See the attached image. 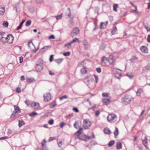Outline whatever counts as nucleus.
Listing matches in <instances>:
<instances>
[{"instance_id":"1","label":"nucleus","mask_w":150,"mask_h":150,"mask_svg":"<svg viewBox=\"0 0 150 150\" xmlns=\"http://www.w3.org/2000/svg\"><path fill=\"white\" fill-rule=\"evenodd\" d=\"M133 100V98L130 95H126L123 97L121 98L122 102L125 105H127L131 102Z\"/></svg>"},{"instance_id":"2","label":"nucleus","mask_w":150,"mask_h":150,"mask_svg":"<svg viewBox=\"0 0 150 150\" xmlns=\"http://www.w3.org/2000/svg\"><path fill=\"white\" fill-rule=\"evenodd\" d=\"M107 120L108 122L110 123H114L115 122L117 119V116L114 114H109L107 117Z\"/></svg>"},{"instance_id":"3","label":"nucleus","mask_w":150,"mask_h":150,"mask_svg":"<svg viewBox=\"0 0 150 150\" xmlns=\"http://www.w3.org/2000/svg\"><path fill=\"white\" fill-rule=\"evenodd\" d=\"M94 79L91 76H89L88 78L85 79V81L86 84L89 88L91 87V85L93 84Z\"/></svg>"},{"instance_id":"4","label":"nucleus","mask_w":150,"mask_h":150,"mask_svg":"<svg viewBox=\"0 0 150 150\" xmlns=\"http://www.w3.org/2000/svg\"><path fill=\"white\" fill-rule=\"evenodd\" d=\"M91 123L89 120L87 119H86L83 120V127L85 129H87L89 128L91 126Z\"/></svg>"},{"instance_id":"5","label":"nucleus","mask_w":150,"mask_h":150,"mask_svg":"<svg viewBox=\"0 0 150 150\" xmlns=\"http://www.w3.org/2000/svg\"><path fill=\"white\" fill-rule=\"evenodd\" d=\"M6 38L7 43L11 44L13 42L14 37L11 34L8 35Z\"/></svg>"},{"instance_id":"6","label":"nucleus","mask_w":150,"mask_h":150,"mask_svg":"<svg viewBox=\"0 0 150 150\" xmlns=\"http://www.w3.org/2000/svg\"><path fill=\"white\" fill-rule=\"evenodd\" d=\"M44 100L46 101H48L52 99L51 94L49 92L47 93L44 95Z\"/></svg>"},{"instance_id":"7","label":"nucleus","mask_w":150,"mask_h":150,"mask_svg":"<svg viewBox=\"0 0 150 150\" xmlns=\"http://www.w3.org/2000/svg\"><path fill=\"white\" fill-rule=\"evenodd\" d=\"M79 33V29L77 27H74L71 33V35L72 37L77 35Z\"/></svg>"},{"instance_id":"8","label":"nucleus","mask_w":150,"mask_h":150,"mask_svg":"<svg viewBox=\"0 0 150 150\" xmlns=\"http://www.w3.org/2000/svg\"><path fill=\"white\" fill-rule=\"evenodd\" d=\"M108 62L107 59V58L103 57H102L101 59V64L103 66H105L107 65V63Z\"/></svg>"},{"instance_id":"9","label":"nucleus","mask_w":150,"mask_h":150,"mask_svg":"<svg viewBox=\"0 0 150 150\" xmlns=\"http://www.w3.org/2000/svg\"><path fill=\"white\" fill-rule=\"evenodd\" d=\"M147 139L146 137L145 136L144 139H142V144L147 149H149V147L146 144H147Z\"/></svg>"},{"instance_id":"10","label":"nucleus","mask_w":150,"mask_h":150,"mask_svg":"<svg viewBox=\"0 0 150 150\" xmlns=\"http://www.w3.org/2000/svg\"><path fill=\"white\" fill-rule=\"evenodd\" d=\"M107 59L108 62L110 64H112L114 61L113 57L112 55L109 56L107 58Z\"/></svg>"},{"instance_id":"11","label":"nucleus","mask_w":150,"mask_h":150,"mask_svg":"<svg viewBox=\"0 0 150 150\" xmlns=\"http://www.w3.org/2000/svg\"><path fill=\"white\" fill-rule=\"evenodd\" d=\"M43 65L36 64L35 67L36 70L38 72H40L42 69Z\"/></svg>"},{"instance_id":"12","label":"nucleus","mask_w":150,"mask_h":150,"mask_svg":"<svg viewBox=\"0 0 150 150\" xmlns=\"http://www.w3.org/2000/svg\"><path fill=\"white\" fill-rule=\"evenodd\" d=\"M31 106L34 109H36L39 108V104L37 102H34L32 103Z\"/></svg>"},{"instance_id":"13","label":"nucleus","mask_w":150,"mask_h":150,"mask_svg":"<svg viewBox=\"0 0 150 150\" xmlns=\"http://www.w3.org/2000/svg\"><path fill=\"white\" fill-rule=\"evenodd\" d=\"M140 50L141 51L145 53H146L148 51L147 48L145 46H142L140 47Z\"/></svg>"},{"instance_id":"14","label":"nucleus","mask_w":150,"mask_h":150,"mask_svg":"<svg viewBox=\"0 0 150 150\" xmlns=\"http://www.w3.org/2000/svg\"><path fill=\"white\" fill-rule=\"evenodd\" d=\"M114 76L118 79H119L121 77V74L117 71H116L114 74Z\"/></svg>"},{"instance_id":"15","label":"nucleus","mask_w":150,"mask_h":150,"mask_svg":"<svg viewBox=\"0 0 150 150\" xmlns=\"http://www.w3.org/2000/svg\"><path fill=\"white\" fill-rule=\"evenodd\" d=\"M143 92V90L142 88H140L138 89L136 92V94L137 96H140L141 94Z\"/></svg>"},{"instance_id":"16","label":"nucleus","mask_w":150,"mask_h":150,"mask_svg":"<svg viewBox=\"0 0 150 150\" xmlns=\"http://www.w3.org/2000/svg\"><path fill=\"white\" fill-rule=\"evenodd\" d=\"M5 11V9L3 7L0 6V15H2L4 14Z\"/></svg>"},{"instance_id":"17","label":"nucleus","mask_w":150,"mask_h":150,"mask_svg":"<svg viewBox=\"0 0 150 150\" xmlns=\"http://www.w3.org/2000/svg\"><path fill=\"white\" fill-rule=\"evenodd\" d=\"M116 147L118 149H121L122 148V144L121 142H118L116 143Z\"/></svg>"},{"instance_id":"18","label":"nucleus","mask_w":150,"mask_h":150,"mask_svg":"<svg viewBox=\"0 0 150 150\" xmlns=\"http://www.w3.org/2000/svg\"><path fill=\"white\" fill-rule=\"evenodd\" d=\"M103 103L104 105H107L109 103L110 100L108 99H103Z\"/></svg>"},{"instance_id":"19","label":"nucleus","mask_w":150,"mask_h":150,"mask_svg":"<svg viewBox=\"0 0 150 150\" xmlns=\"http://www.w3.org/2000/svg\"><path fill=\"white\" fill-rule=\"evenodd\" d=\"M104 132L108 134H110L111 133V131L108 128H105L104 130Z\"/></svg>"},{"instance_id":"20","label":"nucleus","mask_w":150,"mask_h":150,"mask_svg":"<svg viewBox=\"0 0 150 150\" xmlns=\"http://www.w3.org/2000/svg\"><path fill=\"white\" fill-rule=\"evenodd\" d=\"M0 42L3 44L7 43L6 38L3 37L0 40Z\"/></svg>"},{"instance_id":"21","label":"nucleus","mask_w":150,"mask_h":150,"mask_svg":"<svg viewBox=\"0 0 150 150\" xmlns=\"http://www.w3.org/2000/svg\"><path fill=\"white\" fill-rule=\"evenodd\" d=\"M43 61L42 59L41 58H40L38 59V62L37 63V64H39L42 65H43Z\"/></svg>"},{"instance_id":"22","label":"nucleus","mask_w":150,"mask_h":150,"mask_svg":"<svg viewBox=\"0 0 150 150\" xmlns=\"http://www.w3.org/2000/svg\"><path fill=\"white\" fill-rule=\"evenodd\" d=\"M81 73L82 74H86L87 72V70L86 69L83 67V68L81 70Z\"/></svg>"},{"instance_id":"23","label":"nucleus","mask_w":150,"mask_h":150,"mask_svg":"<svg viewBox=\"0 0 150 150\" xmlns=\"http://www.w3.org/2000/svg\"><path fill=\"white\" fill-rule=\"evenodd\" d=\"M26 81L27 82L30 83L34 82L35 81V80L33 78H28L26 79Z\"/></svg>"},{"instance_id":"24","label":"nucleus","mask_w":150,"mask_h":150,"mask_svg":"<svg viewBox=\"0 0 150 150\" xmlns=\"http://www.w3.org/2000/svg\"><path fill=\"white\" fill-rule=\"evenodd\" d=\"M118 129L117 127L115 128V130L114 132V134L115 137L116 138V136L118 135Z\"/></svg>"},{"instance_id":"25","label":"nucleus","mask_w":150,"mask_h":150,"mask_svg":"<svg viewBox=\"0 0 150 150\" xmlns=\"http://www.w3.org/2000/svg\"><path fill=\"white\" fill-rule=\"evenodd\" d=\"M63 59L62 58L58 59H54L55 61L58 64H59L62 62L63 60Z\"/></svg>"},{"instance_id":"26","label":"nucleus","mask_w":150,"mask_h":150,"mask_svg":"<svg viewBox=\"0 0 150 150\" xmlns=\"http://www.w3.org/2000/svg\"><path fill=\"white\" fill-rule=\"evenodd\" d=\"M83 45H84V48L85 49H87V46L88 45L87 41L86 40H84L83 41Z\"/></svg>"},{"instance_id":"27","label":"nucleus","mask_w":150,"mask_h":150,"mask_svg":"<svg viewBox=\"0 0 150 150\" xmlns=\"http://www.w3.org/2000/svg\"><path fill=\"white\" fill-rule=\"evenodd\" d=\"M18 126L19 127H21L25 123L22 120H19L18 121Z\"/></svg>"},{"instance_id":"28","label":"nucleus","mask_w":150,"mask_h":150,"mask_svg":"<svg viewBox=\"0 0 150 150\" xmlns=\"http://www.w3.org/2000/svg\"><path fill=\"white\" fill-rule=\"evenodd\" d=\"M117 32V29L116 27H115L113 30L112 31L111 33L112 35L116 34Z\"/></svg>"},{"instance_id":"29","label":"nucleus","mask_w":150,"mask_h":150,"mask_svg":"<svg viewBox=\"0 0 150 150\" xmlns=\"http://www.w3.org/2000/svg\"><path fill=\"white\" fill-rule=\"evenodd\" d=\"M28 45L30 49L31 48V47H34L35 48V46L32 42H29L28 44Z\"/></svg>"},{"instance_id":"30","label":"nucleus","mask_w":150,"mask_h":150,"mask_svg":"<svg viewBox=\"0 0 150 150\" xmlns=\"http://www.w3.org/2000/svg\"><path fill=\"white\" fill-rule=\"evenodd\" d=\"M25 21L24 20H23L20 23V25L17 27V28L16 29L17 30H18L21 28L22 25H23V23Z\"/></svg>"},{"instance_id":"31","label":"nucleus","mask_w":150,"mask_h":150,"mask_svg":"<svg viewBox=\"0 0 150 150\" xmlns=\"http://www.w3.org/2000/svg\"><path fill=\"white\" fill-rule=\"evenodd\" d=\"M118 7V5L117 4H114L113 5V10L114 11H117V8Z\"/></svg>"},{"instance_id":"32","label":"nucleus","mask_w":150,"mask_h":150,"mask_svg":"<svg viewBox=\"0 0 150 150\" xmlns=\"http://www.w3.org/2000/svg\"><path fill=\"white\" fill-rule=\"evenodd\" d=\"M71 44L70 42L67 44H65L64 45V47H67V50H68L71 47Z\"/></svg>"},{"instance_id":"33","label":"nucleus","mask_w":150,"mask_h":150,"mask_svg":"<svg viewBox=\"0 0 150 150\" xmlns=\"http://www.w3.org/2000/svg\"><path fill=\"white\" fill-rule=\"evenodd\" d=\"M77 41L78 42H79V40L78 38H76L73 39L72 41H71L70 42L71 44H73L74 43Z\"/></svg>"},{"instance_id":"34","label":"nucleus","mask_w":150,"mask_h":150,"mask_svg":"<svg viewBox=\"0 0 150 150\" xmlns=\"http://www.w3.org/2000/svg\"><path fill=\"white\" fill-rule=\"evenodd\" d=\"M115 143V142L113 140H112L110 141L108 144V146L110 147L112 146V145L114 144Z\"/></svg>"},{"instance_id":"35","label":"nucleus","mask_w":150,"mask_h":150,"mask_svg":"<svg viewBox=\"0 0 150 150\" xmlns=\"http://www.w3.org/2000/svg\"><path fill=\"white\" fill-rule=\"evenodd\" d=\"M56 105V102L55 101L52 103L50 105V107L52 108Z\"/></svg>"},{"instance_id":"36","label":"nucleus","mask_w":150,"mask_h":150,"mask_svg":"<svg viewBox=\"0 0 150 150\" xmlns=\"http://www.w3.org/2000/svg\"><path fill=\"white\" fill-rule=\"evenodd\" d=\"M16 111V110H15L13 111L11 115V117H13L16 116L17 115V113L18 112Z\"/></svg>"},{"instance_id":"37","label":"nucleus","mask_w":150,"mask_h":150,"mask_svg":"<svg viewBox=\"0 0 150 150\" xmlns=\"http://www.w3.org/2000/svg\"><path fill=\"white\" fill-rule=\"evenodd\" d=\"M31 23V21L30 20H28L25 23V25L26 26H30Z\"/></svg>"},{"instance_id":"38","label":"nucleus","mask_w":150,"mask_h":150,"mask_svg":"<svg viewBox=\"0 0 150 150\" xmlns=\"http://www.w3.org/2000/svg\"><path fill=\"white\" fill-rule=\"evenodd\" d=\"M14 110H16V112H18L19 111H20V109L17 106L15 105L14 106Z\"/></svg>"},{"instance_id":"39","label":"nucleus","mask_w":150,"mask_h":150,"mask_svg":"<svg viewBox=\"0 0 150 150\" xmlns=\"http://www.w3.org/2000/svg\"><path fill=\"white\" fill-rule=\"evenodd\" d=\"M62 13H61L60 15H59L58 16H55V18L56 19L58 20H60L62 18Z\"/></svg>"},{"instance_id":"40","label":"nucleus","mask_w":150,"mask_h":150,"mask_svg":"<svg viewBox=\"0 0 150 150\" xmlns=\"http://www.w3.org/2000/svg\"><path fill=\"white\" fill-rule=\"evenodd\" d=\"M2 25L4 26L7 27L8 25V23L7 21H4Z\"/></svg>"},{"instance_id":"41","label":"nucleus","mask_w":150,"mask_h":150,"mask_svg":"<svg viewBox=\"0 0 150 150\" xmlns=\"http://www.w3.org/2000/svg\"><path fill=\"white\" fill-rule=\"evenodd\" d=\"M48 47H50L51 48V46H45L44 47L42 48L40 50V52H41L42 50V49H45V50H47L48 49L47 48Z\"/></svg>"},{"instance_id":"42","label":"nucleus","mask_w":150,"mask_h":150,"mask_svg":"<svg viewBox=\"0 0 150 150\" xmlns=\"http://www.w3.org/2000/svg\"><path fill=\"white\" fill-rule=\"evenodd\" d=\"M70 53L69 52H64L63 53V54L64 56H68L70 55Z\"/></svg>"},{"instance_id":"43","label":"nucleus","mask_w":150,"mask_h":150,"mask_svg":"<svg viewBox=\"0 0 150 150\" xmlns=\"http://www.w3.org/2000/svg\"><path fill=\"white\" fill-rule=\"evenodd\" d=\"M37 115V112H32V113H30L29 114V115L30 116L32 117V116H34Z\"/></svg>"},{"instance_id":"44","label":"nucleus","mask_w":150,"mask_h":150,"mask_svg":"<svg viewBox=\"0 0 150 150\" xmlns=\"http://www.w3.org/2000/svg\"><path fill=\"white\" fill-rule=\"evenodd\" d=\"M85 138L86 139H82V140L85 141L87 142V141H88V140L91 138V137H90L88 136H86Z\"/></svg>"},{"instance_id":"45","label":"nucleus","mask_w":150,"mask_h":150,"mask_svg":"<svg viewBox=\"0 0 150 150\" xmlns=\"http://www.w3.org/2000/svg\"><path fill=\"white\" fill-rule=\"evenodd\" d=\"M66 125V123L64 122H62L60 123V127L61 128H62L63 127Z\"/></svg>"},{"instance_id":"46","label":"nucleus","mask_w":150,"mask_h":150,"mask_svg":"<svg viewBox=\"0 0 150 150\" xmlns=\"http://www.w3.org/2000/svg\"><path fill=\"white\" fill-rule=\"evenodd\" d=\"M67 98L66 95H64L60 98L59 99L60 100H62L64 99H67Z\"/></svg>"},{"instance_id":"47","label":"nucleus","mask_w":150,"mask_h":150,"mask_svg":"<svg viewBox=\"0 0 150 150\" xmlns=\"http://www.w3.org/2000/svg\"><path fill=\"white\" fill-rule=\"evenodd\" d=\"M54 121L53 119H51L48 121V123L50 125L53 124Z\"/></svg>"},{"instance_id":"48","label":"nucleus","mask_w":150,"mask_h":150,"mask_svg":"<svg viewBox=\"0 0 150 150\" xmlns=\"http://www.w3.org/2000/svg\"><path fill=\"white\" fill-rule=\"evenodd\" d=\"M67 9L68 10V11L69 12V13H68V17H70L71 16V10L69 8H67Z\"/></svg>"},{"instance_id":"49","label":"nucleus","mask_w":150,"mask_h":150,"mask_svg":"<svg viewBox=\"0 0 150 150\" xmlns=\"http://www.w3.org/2000/svg\"><path fill=\"white\" fill-rule=\"evenodd\" d=\"M83 129L82 128H80L79 130L77 131L76 132V133H79V134H80L81 133V132L82 130Z\"/></svg>"},{"instance_id":"50","label":"nucleus","mask_w":150,"mask_h":150,"mask_svg":"<svg viewBox=\"0 0 150 150\" xmlns=\"http://www.w3.org/2000/svg\"><path fill=\"white\" fill-rule=\"evenodd\" d=\"M73 116V114H69V115L66 116V117L67 118V119H70L71 118V117H72Z\"/></svg>"},{"instance_id":"51","label":"nucleus","mask_w":150,"mask_h":150,"mask_svg":"<svg viewBox=\"0 0 150 150\" xmlns=\"http://www.w3.org/2000/svg\"><path fill=\"white\" fill-rule=\"evenodd\" d=\"M102 95L103 97H107L108 96V93H102Z\"/></svg>"},{"instance_id":"52","label":"nucleus","mask_w":150,"mask_h":150,"mask_svg":"<svg viewBox=\"0 0 150 150\" xmlns=\"http://www.w3.org/2000/svg\"><path fill=\"white\" fill-rule=\"evenodd\" d=\"M136 59V58L135 57H133L131 58L130 59V61L134 63L135 62V60Z\"/></svg>"},{"instance_id":"53","label":"nucleus","mask_w":150,"mask_h":150,"mask_svg":"<svg viewBox=\"0 0 150 150\" xmlns=\"http://www.w3.org/2000/svg\"><path fill=\"white\" fill-rule=\"evenodd\" d=\"M57 142L58 146L59 147H60L62 146V142L60 140H57Z\"/></svg>"},{"instance_id":"54","label":"nucleus","mask_w":150,"mask_h":150,"mask_svg":"<svg viewBox=\"0 0 150 150\" xmlns=\"http://www.w3.org/2000/svg\"><path fill=\"white\" fill-rule=\"evenodd\" d=\"M71 20L69 21V22L71 25H73L74 23V22L73 20V18L72 17H70V18Z\"/></svg>"},{"instance_id":"55","label":"nucleus","mask_w":150,"mask_h":150,"mask_svg":"<svg viewBox=\"0 0 150 150\" xmlns=\"http://www.w3.org/2000/svg\"><path fill=\"white\" fill-rule=\"evenodd\" d=\"M55 38L54 36L52 35H50L48 38L49 39H54Z\"/></svg>"},{"instance_id":"56","label":"nucleus","mask_w":150,"mask_h":150,"mask_svg":"<svg viewBox=\"0 0 150 150\" xmlns=\"http://www.w3.org/2000/svg\"><path fill=\"white\" fill-rule=\"evenodd\" d=\"M145 28L148 31H149L150 30V26H146L145 25L144 26Z\"/></svg>"},{"instance_id":"57","label":"nucleus","mask_w":150,"mask_h":150,"mask_svg":"<svg viewBox=\"0 0 150 150\" xmlns=\"http://www.w3.org/2000/svg\"><path fill=\"white\" fill-rule=\"evenodd\" d=\"M104 24V23L102 22L100 23V29H103L105 28L103 26V24Z\"/></svg>"},{"instance_id":"58","label":"nucleus","mask_w":150,"mask_h":150,"mask_svg":"<svg viewBox=\"0 0 150 150\" xmlns=\"http://www.w3.org/2000/svg\"><path fill=\"white\" fill-rule=\"evenodd\" d=\"M78 124H79V123H78V122H77V121H76V122H75L74 123V127L75 128H76V129H78V127H76V125H77Z\"/></svg>"},{"instance_id":"59","label":"nucleus","mask_w":150,"mask_h":150,"mask_svg":"<svg viewBox=\"0 0 150 150\" xmlns=\"http://www.w3.org/2000/svg\"><path fill=\"white\" fill-rule=\"evenodd\" d=\"M55 139V137H50L48 141L49 142H50Z\"/></svg>"},{"instance_id":"60","label":"nucleus","mask_w":150,"mask_h":150,"mask_svg":"<svg viewBox=\"0 0 150 150\" xmlns=\"http://www.w3.org/2000/svg\"><path fill=\"white\" fill-rule=\"evenodd\" d=\"M100 114V111L99 110H96L95 112V115L97 116H98Z\"/></svg>"},{"instance_id":"61","label":"nucleus","mask_w":150,"mask_h":150,"mask_svg":"<svg viewBox=\"0 0 150 150\" xmlns=\"http://www.w3.org/2000/svg\"><path fill=\"white\" fill-rule=\"evenodd\" d=\"M126 75L130 79H132L133 77V76L131 75H129L128 74H127Z\"/></svg>"},{"instance_id":"62","label":"nucleus","mask_w":150,"mask_h":150,"mask_svg":"<svg viewBox=\"0 0 150 150\" xmlns=\"http://www.w3.org/2000/svg\"><path fill=\"white\" fill-rule=\"evenodd\" d=\"M96 71L98 73H100L101 72V69L100 68H97Z\"/></svg>"},{"instance_id":"63","label":"nucleus","mask_w":150,"mask_h":150,"mask_svg":"<svg viewBox=\"0 0 150 150\" xmlns=\"http://www.w3.org/2000/svg\"><path fill=\"white\" fill-rule=\"evenodd\" d=\"M16 91L17 93H20L21 92V89L20 88H16Z\"/></svg>"},{"instance_id":"64","label":"nucleus","mask_w":150,"mask_h":150,"mask_svg":"<svg viewBox=\"0 0 150 150\" xmlns=\"http://www.w3.org/2000/svg\"><path fill=\"white\" fill-rule=\"evenodd\" d=\"M147 41L148 42H150V35H148L147 38Z\"/></svg>"}]
</instances>
